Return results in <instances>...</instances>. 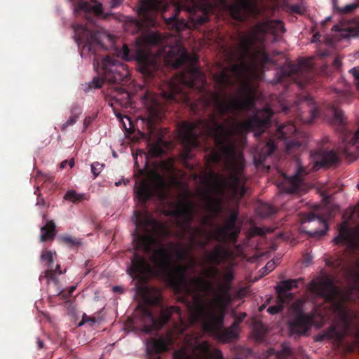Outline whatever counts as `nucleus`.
I'll use <instances>...</instances> for the list:
<instances>
[{
    "label": "nucleus",
    "mask_w": 359,
    "mask_h": 359,
    "mask_svg": "<svg viewBox=\"0 0 359 359\" xmlns=\"http://www.w3.org/2000/svg\"><path fill=\"white\" fill-rule=\"evenodd\" d=\"M255 25L250 32L241 36V61L231 66V72L240 77H245L246 81L241 85L238 96H226L225 100L222 99L218 93L207 89L205 75L196 66L198 56H191L179 42L175 46H170L172 36L169 34H163L156 32L147 34L144 38L145 43L156 47V53L138 49L135 55L137 69L148 79L154 78L157 73L160 67V57H164L175 69L184 64L188 65L187 72L182 74L180 80L184 86L198 92L199 97L196 102H191L182 87L177 85L174 81L166 83L168 89L162 90V97L167 101L183 102L190 107L191 111L195 114H208L205 118H200L192 123L184 121L181 123L179 136L187 152L186 157H188L192 148L200 147L201 137H212L219 151L212 150L210 159L213 163H217L224 158L230 176L229 180H222L211 170L209 172L210 179H215L217 190L221 194H223L224 188H228L233 198L238 200L246 193V179L243 174L245 168L243 156L237 151L234 137H243L250 131H255L256 137L261 136L269 126L273 114L270 108L265 107L256 110L255 114L245 121H238L235 117L229 116L224 123H219L228 114L236 116L242 111L255 109V89L250 80L257 78L259 72L271 62L263 50H253L255 43L263 41L259 32L264 31V25L271 24Z\"/></svg>",
    "instance_id": "nucleus-1"
},
{
    "label": "nucleus",
    "mask_w": 359,
    "mask_h": 359,
    "mask_svg": "<svg viewBox=\"0 0 359 359\" xmlns=\"http://www.w3.org/2000/svg\"><path fill=\"white\" fill-rule=\"evenodd\" d=\"M135 224L137 228L142 231L140 233L135 229L133 233V242L135 248L142 250L144 254L151 253L150 259L158 272L163 275H169L177 289L184 285L186 290L191 292V290L187 286L185 273L188 268L194 269L196 261L191 258L189 266H179L175 268V273L177 277L171 274L172 256L170 251L164 246L154 249L157 239L165 241L172 236V231L164 223L153 218L147 212H135Z\"/></svg>",
    "instance_id": "nucleus-2"
},
{
    "label": "nucleus",
    "mask_w": 359,
    "mask_h": 359,
    "mask_svg": "<svg viewBox=\"0 0 359 359\" xmlns=\"http://www.w3.org/2000/svg\"><path fill=\"white\" fill-rule=\"evenodd\" d=\"M190 285L194 287V295L192 302L189 303L187 309L192 323H199L203 330L223 343H229L237 339L239 330L233 327H224L223 312L217 313L212 304L201 296V292H208L212 290V284L201 276L190 279Z\"/></svg>",
    "instance_id": "nucleus-3"
},
{
    "label": "nucleus",
    "mask_w": 359,
    "mask_h": 359,
    "mask_svg": "<svg viewBox=\"0 0 359 359\" xmlns=\"http://www.w3.org/2000/svg\"><path fill=\"white\" fill-rule=\"evenodd\" d=\"M196 213L194 203L184 200L170 215L176 218L177 227L189 237L190 250L195 247L205 249L213 236L203 227L192 226Z\"/></svg>",
    "instance_id": "nucleus-4"
},
{
    "label": "nucleus",
    "mask_w": 359,
    "mask_h": 359,
    "mask_svg": "<svg viewBox=\"0 0 359 359\" xmlns=\"http://www.w3.org/2000/svg\"><path fill=\"white\" fill-rule=\"evenodd\" d=\"M173 314H177L179 318H182V311L179 306L161 309L159 316L156 318L149 306L139 304L134 313L133 324L141 331L149 333L153 330H159L170 320Z\"/></svg>",
    "instance_id": "nucleus-5"
},
{
    "label": "nucleus",
    "mask_w": 359,
    "mask_h": 359,
    "mask_svg": "<svg viewBox=\"0 0 359 359\" xmlns=\"http://www.w3.org/2000/svg\"><path fill=\"white\" fill-rule=\"evenodd\" d=\"M184 345L174 352L173 359H224L217 348H212L207 341H200L196 334L183 335ZM233 359H243L236 356Z\"/></svg>",
    "instance_id": "nucleus-6"
},
{
    "label": "nucleus",
    "mask_w": 359,
    "mask_h": 359,
    "mask_svg": "<svg viewBox=\"0 0 359 359\" xmlns=\"http://www.w3.org/2000/svg\"><path fill=\"white\" fill-rule=\"evenodd\" d=\"M97 64V72L101 77L93 79L90 87L100 88L104 81L109 83H121L128 81L129 72L125 64L120 62L114 57L107 56L100 63L98 58L95 57L94 65Z\"/></svg>",
    "instance_id": "nucleus-7"
},
{
    "label": "nucleus",
    "mask_w": 359,
    "mask_h": 359,
    "mask_svg": "<svg viewBox=\"0 0 359 359\" xmlns=\"http://www.w3.org/2000/svg\"><path fill=\"white\" fill-rule=\"evenodd\" d=\"M332 108L333 123L341 140L339 151L344 157L352 162L359 156V126L355 131L348 130L345 124L344 112L334 107Z\"/></svg>",
    "instance_id": "nucleus-8"
},
{
    "label": "nucleus",
    "mask_w": 359,
    "mask_h": 359,
    "mask_svg": "<svg viewBox=\"0 0 359 359\" xmlns=\"http://www.w3.org/2000/svg\"><path fill=\"white\" fill-rule=\"evenodd\" d=\"M168 189L165 177L156 169H151L148 172L147 180L136 181L135 193L138 200L145 203L154 197L163 200Z\"/></svg>",
    "instance_id": "nucleus-9"
},
{
    "label": "nucleus",
    "mask_w": 359,
    "mask_h": 359,
    "mask_svg": "<svg viewBox=\"0 0 359 359\" xmlns=\"http://www.w3.org/2000/svg\"><path fill=\"white\" fill-rule=\"evenodd\" d=\"M89 24H72L76 41L79 43L85 42L88 46L90 52L94 53L97 47L106 48L107 46H112L115 43L114 35L105 30L97 28H90Z\"/></svg>",
    "instance_id": "nucleus-10"
},
{
    "label": "nucleus",
    "mask_w": 359,
    "mask_h": 359,
    "mask_svg": "<svg viewBox=\"0 0 359 359\" xmlns=\"http://www.w3.org/2000/svg\"><path fill=\"white\" fill-rule=\"evenodd\" d=\"M73 4L74 14L84 18L87 22H95L100 20H111L112 14L104 13L102 4L95 0H70Z\"/></svg>",
    "instance_id": "nucleus-11"
},
{
    "label": "nucleus",
    "mask_w": 359,
    "mask_h": 359,
    "mask_svg": "<svg viewBox=\"0 0 359 359\" xmlns=\"http://www.w3.org/2000/svg\"><path fill=\"white\" fill-rule=\"evenodd\" d=\"M296 132L297 128L292 122L279 126L276 131V135L277 138L285 141V149L287 153L290 154L296 151H300L306 147V144L304 141H299L296 139L287 140Z\"/></svg>",
    "instance_id": "nucleus-12"
},
{
    "label": "nucleus",
    "mask_w": 359,
    "mask_h": 359,
    "mask_svg": "<svg viewBox=\"0 0 359 359\" xmlns=\"http://www.w3.org/2000/svg\"><path fill=\"white\" fill-rule=\"evenodd\" d=\"M128 273L140 282L147 281L154 273V269L144 256L135 253L131 264L127 269Z\"/></svg>",
    "instance_id": "nucleus-13"
},
{
    "label": "nucleus",
    "mask_w": 359,
    "mask_h": 359,
    "mask_svg": "<svg viewBox=\"0 0 359 359\" xmlns=\"http://www.w3.org/2000/svg\"><path fill=\"white\" fill-rule=\"evenodd\" d=\"M311 69V64L308 60L301 61L298 65L288 62L277 71V82L282 83L290 80L296 81L303 72H308Z\"/></svg>",
    "instance_id": "nucleus-14"
},
{
    "label": "nucleus",
    "mask_w": 359,
    "mask_h": 359,
    "mask_svg": "<svg viewBox=\"0 0 359 359\" xmlns=\"http://www.w3.org/2000/svg\"><path fill=\"white\" fill-rule=\"evenodd\" d=\"M307 174L305 168L297 163L294 175H287L285 173H281L283 180L279 186L280 189L287 194L299 192L303 184L304 178Z\"/></svg>",
    "instance_id": "nucleus-15"
},
{
    "label": "nucleus",
    "mask_w": 359,
    "mask_h": 359,
    "mask_svg": "<svg viewBox=\"0 0 359 359\" xmlns=\"http://www.w3.org/2000/svg\"><path fill=\"white\" fill-rule=\"evenodd\" d=\"M313 316L299 312L296 317L288 323L290 334L292 335H302L311 327Z\"/></svg>",
    "instance_id": "nucleus-16"
},
{
    "label": "nucleus",
    "mask_w": 359,
    "mask_h": 359,
    "mask_svg": "<svg viewBox=\"0 0 359 359\" xmlns=\"http://www.w3.org/2000/svg\"><path fill=\"white\" fill-rule=\"evenodd\" d=\"M309 290L313 294L323 297L327 300L332 299L335 292L332 282L328 278L311 280L309 285Z\"/></svg>",
    "instance_id": "nucleus-17"
},
{
    "label": "nucleus",
    "mask_w": 359,
    "mask_h": 359,
    "mask_svg": "<svg viewBox=\"0 0 359 359\" xmlns=\"http://www.w3.org/2000/svg\"><path fill=\"white\" fill-rule=\"evenodd\" d=\"M311 156L314 161L313 169L315 170L321 168L330 167L337 163L339 160L337 153L332 150L324 151L320 149L312 153Z\"/></svg>",
    "instance_id": "nucleus-18"
},
{
    "label": "nucleus",
    "mask_w": 359,
    "mask_h": 359,
    "mask_svg": "<svg viewBox=\"0 0 359 359\" xmlns=\"http://www.w3.org/2000/svg\"><path fill=\"white\" fill-rule=\"evenodd\" d=\"M334 241L336 244L347 243L353 250H359V226L351 233L346 224L341 225L339 236Z\"/></svg>",
    "instance_id": "nucleus-19"
},
{
    "label": "nucleus",
    "mask_w": 359,
    "mask_h": 359,
    "mask_svg": "<svg viewBox=\"0 0 359 359\" xmlns=\"http://www.w3.org/2000/svg\"><path fill=\"white\" fill-rule=\"evenodd\" d=\"M240 230V227L237 224L226 220L224 226L217 229L214 239L218 242H236Z\"/></svg>",
    "instance_id": "nucleus-20"
},
{
    "label": "nucleus",
    "mask_w": 359,
    "mask_h": 359,
    "mask_svg": "<svg viewBox=\"0 0 359 359\" xmlns=\"http://www.w3.org/2000/svg\"><path fill=\"white\" fill-rule=\"evenodd\" d=\"M302 279H289L280 281V283L276 287V291L278 294L277 298L281 302H290L294 298V294L290 292L294 288L298 287V283Z\"/></svg>",
    "instance_id": "nucleus-21"
},
{
    "label": "nucleus",
    "mask_w": 359,
    "mask_h": 359,
    "mask_svg": "<svg viewBox=\"0 0 359 359\" xmlns=\"http://www.w3.org/2000/svg\"><path fill=\"white\" fill-rule=\"evenodd\" d=\"M229 256V252L222 245L215 246L212 251H205V262L210 265L219 266Z\"/></svg>",
    "instance_id": "nucleus-22"
},
{
    "label": "nucleus",
    "mask_w": 359,
    "mask_h": 359,
    "mask_svg": "<svg viewBox=\"0 0 359 359\" xmlns=\"http://www.w3.org/2000/svg\"><path fill=\"white\" fill-rule=\"evenodd\" d=\"M332 31L336 32L334 35L336 40L359 36V24H334Z\"/></svg>",
    "instance_id": "nucleus-23"
},
{
    "label": "nucleus",
    "mask_w": 359,
    "mask_h": 359,
    "mask_svg": "<svg viewBox=\"0 0 359 359\" xmlns=\"http://www.w3.org/2000/svg\"><path fill=\"white\" fill-rule=\"evenodd\" d=\"M149 111V118L146 123V126L148 133L150 135H154L157 128L156 123L161 118L162 107L156 101H154L153 104L147 108Z\"/></svg>",
    "instance_id": "nucleus-24"
},
{
    "label": "nucleus",
    "mask_w": 359,
    "mask_h": 359,
    "mask_svg": "<svg viewBox=\"0 0 359 359\" xmlns=\"http://www.w3.org/2000/svg\"><path fill=\"white\" fill-rule=\"evenodd\" d=\"M203 200L205 202V210L212 215L216 217L222 210V200L219 198L214 197L210 190H206L203 193Z\"/></svg>",
    "instance_id": "nucleus-25"
},
{
    "label": "nucleus",
    "mask_w": 359,
    "mask_h": 359,
    "mask_svg": "<svg viewBox=\"0 0 359 359\" xmlns=\"http://www.w3.org/2000/svg\"><path fill=\"white\" fill-rule=\"evenodd\" d=\"M306 111H300L297 114V118L304 123H310L317 116L318 111L316 104L313 103L312 98L307 97L305 100Z\"/></svg>",
    "instance_id": "nucleus-26"
},
{
    "label": "nucleus",
    "mask_w": 359,
    "mask_h": 359,
    "mask_svg": "<svg viewBox=\"0 0 359 359\" xmlns=\"http://www.w3.org/2000/svg\"><path fill=\"white\" fill-rule=\"evenodd\" d=\"M315 221H316L318 224L322 226V229L320 230L310 231L309 233L313 237H321L324 236L328 230L327 223L323 217L316 215L313 212H309L304 217L303 222H311Z\"/></svg>",
    "instance_id": "nucleus-27"
},
{
    "label": "nucleus",
    "mask_w": 359,
    "mask_h": 359,
    "mask_svg": "<svg viewBox=\"0 0 359 359\" xmlns=\"http://www.w3.org/2000/svg\"><path fill=\"white\" fill-rule=\"evenodd\" d=\"M147 350L149 354L160 353L168 350V343L162 337L158 339L149 338L147 341Z\"/></svg>",
    "instance_id": "nucleus-28"
},
{
    "label": "nucleus",
    "mask_w": 359,
    "mask_h": 359,
    "mask_svg": "<svg viewBox=\"0 0 359 359\" xmlns=\"http://www.w3.org/2000/svg\"><path fill=\"white\" fill-rule=\"evenodd\" d=\"M344 334L339 332L335 326L329 327L322 334H319L317 341H323L325 339L333 340L337 345H340L344 339Z\"/></svg>",
    "instance_id": "nucleus-29"
},
{
    "label": "nucleus",
    "mask_w": 359,
    "mask_h": 359,
    "mask_svg": "<svg viewBox=\"0 0 359 359\" xmlns=\"http://www.w3.org/2000/svg\"><path fill=\"white\" fill-rule=\"evenodd\" d=\"M215 83L221 89H226L233 86V81L230 74L225 70L217 73L214 76Z\"/></svg>",
    "instance_id": "nucleus-30"
},
{
    "label": "nucleus",
    "mask_w": 359,
    "mask_h": 359,
    "mask_svg": "<svg viewBox=\"0 0 359 359\" xmlns=\"http://www.w3.org/2000/svg\"><path fill=\"white\" fill-rule=\"evenodd\" d=\"M56 225L53 220H49L46 225L41 228L40 240L42 242L50 241L56 234Z\"/></svg>",
    "instance_id": "nucleus-31"
},
{
    "label": "nucleus",
    "mask_w": 359,
    "mask_h": 359,
    "mask_svg": "<svg viewBox=\"0 0 359 359\" xmlns=\"http://www.w3.org/2000/svg\"><path fill=\"white\" fill-rule=\"evenodd\" d=\"M276 147L275 145L274 141H268L264 147L262 149L259 156L255 157V163L256 165H262L266 158L271 155L276 150Z\"/></svg>",
    "instance_id": "nucleus-32"
},
{
    "label": "nucleus",
    "mask_w": 359,
    "mask_h": 359,
    "mask_svg": "<svg viewBox=\"0 0 359 359\" xmlns=\"http://www.w3.org/2000/svg\"><path fill=\"white\" fill-rule=\"evenodd\" d=\"M81 112L82 109L78 104L73 105L70 110L71 116L62 125L61 130H65L69 126L75 124Z\"/></svg>",
    "instance_id": "nucleus-33"
},
{
    "label": "nucleus",
    "mask_w": 359,
    "mask_h": 359,
    "mask_svg": "<svg viewBox=\"0 0 359 359\" xmlns=\"http://www.w3.org/2000/svg\"><path fill=\"white\" fill-rule=\"evenodd\" d=\"M292 350L287 343H283L281 350L276 352L274 349L270 350V354L275 355L276 359H289L292 355Z\"/></svg>",
    "instance_id": "nucleus-34"
},
{
    "label": "nucleus",
    "mask_w": 359,
    "mask_h": 359,
    "mask_svg": "<svg viewBox=\"0 0 359 359\" xmlns=\"http://www.w3.org/2000/svg\"><path fill=\"white\" fill-rule=\"evenodd\" d=\"M334 311L338 315L341 320L344 323H348L350 320V313L346 306L341 302H337L334 305Z\"/></svg>",
    "instance_id": "nucleus-35"
},
{
    "label": "nucleus",
    "mask_w": 359,
    "mask_h": 359,
    "mask_svg": "<svg viewBox=\"0 0 359 359\" xmlns=\"http://www.w3.org/2000/svg\"><path fill=\"white\" fill-rule=\"evenodd\" d=\"M169 247L173 248L176 258L179 261H183L189 256L190 250L182 248L180 244L175 245L173 242H170L169 243Z\"/></svg>",
    "instance_id": "nucleus-36"
},
{
    "label": "nucleus",
    "mask_w": 359,
    "mask_h": 359,
    "mask_svg": "<svg viewBox=\"0 0 359 359\" xmlns=\"http://www.w3.org/2000/svg\"><path fill=\"white\" fill-rule=\"evenodd\" d=\"M64 199L76 203L86 200L87 198L84 194H79L74 190H68L64 196Z\"/></svg>",
    "instance_id": "nucleus-37"
},
{
    "label": "nucleus",
    "mask_w": 359,
    "mask_h": 359,
    "mask_svg": "<svg viewBox=\"0 0 359 359\" xmlns=\"http://www.w3.org/2000/svg\"><path fill=\"white\" fill-rule=\"evenodd\" d=\"M60 240L62 243L71 248L81 245V241L78 238L71 236H63L60 238Z\"/></svg>",
    "instance_id": "nucleus-38"
},
{
    "label": "nucleus",
    "mask_w": 359,
    "mask_h": 359,
    "mask_svg": "<svg viewBox=\"0 0 359 359\" xmlns=\"http://www.w3.org/2000/svg\"><path fill=\"white\" fill-rule=\"evenodd\" d=\"M253 331L257 341H262L264 340L266 330L263 324L259 323L255 325Z\"/></svg>",
    "instance_id": "nucleus-39"
},
{
    "label": "nucleus",
    "mask_w": 359,
    "mask_h": 359,
    "mask_svg": "<svg viewBox=\"0 0 359 359\" xmlns=\"http://www.w3.org/2000/svg\"><path fill=\"white\" fill-rule=\"evenodd\" d=\"M276 212L275 208L269 204H264L260 208L259 213L262 217H268L275 214Z\"/></svg>",
    "instance_id": "nucleus-40"
},
{
    "label": "nucleus",
    "mask_w": 359,
    "mask_h": 359,
    "mask_svg": "<svg viewBox=\"0 0 359 359\" xmlns=\"http://www.w3.org/2000/svg\"><path fill=\"white\" fill-rule=\"evenodd\" d=\"M334 93L337 96V101L339 102L345 101L351 95L349 90L348 88H346L344 90H339V89L335 88L334 90Z\"/></svg>",
    "instance_id": "nucleus-41"
},
{
    "label": "nucleus",
    "mask_w": 359,
    "mask_h": 359,
    "mask_svg": "<svg viewBox=\"0 0 359 359\" xmlns=\"http://www.w3.org/2000/svg\"><path fill=\"white\" fill-rule=\"evenodd\" d=\"M232 316L234 318V321L231 324L233 325V327H236L239 331L240 324L244 320V319L246 318L247 314L246 313H241L239 315H236L234 311L232 313Z\"/></svg>",
    "instance_id": "nucleus-42"
},
{
    "label": "nucleus",
    "mask_w": 359,
    "mask_h": 359,
    "mask_svg": "<svg viewBox=\"0 0 359 359\" xmlns=\"http://www.w3.org/2000/svg\"><path fill=\"white\" fill-rule=\"evenodd\" d=\"M41 259L42 261L47 262L48 268H53V257L52 252L49 250L43 251L41 255Z\"/></svg>",
    "instance_id": "nucleus-43"
},
{
    "label": "nucleus",
    "mask_w": 359,
    "mask_h": 359,
    "mask_svg": "<svg viewBox=\"0 0 359 359\" xmlns=\"http://www.w3.org/2000/svg\"><path fill=\"white\" fill-rule=\"evenodd\" d=\"M149 153L154 157H159L163 154V150L158 143H155L150 147Z\"/></svg>",
    "instance_id": "nucleus-44"
},
{
    "label": "nucleus",
    "mask_w": 359,
    "mask_h": 359,
    "mask_svg": "<svg viewBox=\"0 0 359 359\" xmlns=\"http://www.w3.org/2000/svg\"><path fill=\"white\" fill-rule=\"evenodd\" d=\"M287 303L288 302H281L279 300V299H278V304L276 305L269 306L267 309V312L271 315L277 314V313H280V311H282V310L283 309L284 304H287Z\"/></svg>",
    "instance_id": "nucleus-45"
},
{
    "label": "nucleus",
    "mask_w": 359,
    "mask_h": 359,
    "mask_svg": "<svg viewBox=\"0 0 359 359\" xmlns=\"http://www.w3.org/2000/svg\"><path fill=\"white\" fill-rule=\"evenodd\" d=\"M217 266L211 265L204 271L205 275L210 278L215 279L219 274V269L217 268Z\"/></svg>",
    "instance_id": "nucleus-46"
},
{
    "label": "nucleus",
    "mask_w": 359,
    "mask_h": 359,
    "mask_svg": "<svg viewBox=\"0 0 359 359\" xmlns=\"http://www.w3.org/2000/svg\"><path fill=\"white\" fill-rule=\"evenodd\" d=\"M130 50L126 44H123L122 49L118 53V56L121 57L125 60H130L131 56L130 55Z\"/></svg>",
    "instance_id": "nucleus-47"
},
{
    "label": "nucleus",
    "mask_w": 359,
    "mask_h": 359,
    "mask_svg": "<svg viewBox=\"0 0 359 359\" xmlns=\"http://www.w3.org/2000/svg\"><path fill=\"white\" fill-rule=\"evenodd\" d=\"M104 165L100 163L99 162H94L91 165V172L93 174L94 177H96L99 175V174L103 170Z\"/></svg>",
    "instance_id": "nucleus-48"
},
{
    "label": "nucleus",
    "mask_w": 359,
    "mask_h": 359,
    "mask_svg": "<svg viewBox=\"0 0 359 359\" xmlns=\"http://www.w3.org/2000/svg\"><path fill=\"white\" fill-rule=\"evenodd\" d=\"M44 277L46 278H47L48 281H49V280H52L53 282L57 281L55 271L54 269H53L52 268H48V269L45 271Z\"/></svg>",
    "instance_id": "nucleus-49"
},
{
    "label": "nucleus",
    "mask_w": 359,
    "mask_h": 359,
    "mask_svg": "<svg viewBox=\"0 0 359 359\" xmlns=\"http://www.w3.org/2000/svg\"><path fill=\"white\" fill-rule=\"evenodd\" d=\"M358 7H359V4H348L343 7L341 11L345 13H350L353 12Z\"/></svg>",
    "instance_id": "nucleus-50"
},
{
    "label": "nucleus",
    "mask_w": 359,
    "mask_h": 359,
    "mask_svg": "<svg viewBox=\"0 0 359 359\" xmlns=\"http://www.w3.org/2000/svg\"><path fill=\"white\" fill-rule=\"evenodd\" d=\"M354 77L355 85L359 90V67H354L349 71Z\"/></svg>",
    "instance_id": "nucleus-51"
},
{
    "label": "nucleus",
    "mask_w": 359,
    "mask_h": 359,
    "mask_svg": "<svg viewBox=\"0 0 359 359\" xmlns=\"http://www.w3.org/2000/svg\"><path fill=\"white\" fill-rule=\"evenodd\" d=\"M96 118V115L90 116L86 117L83 120V131H86L88 126L94 121Z\"/></svg>",
    "instance_id": "nucleus-52"
},
{
    "label": "nucleus",
    "mask_w": 359,
    "mask_h": 359,
    "mask_svg": "<svg viewBox=\"0 0 359 359\" xmlns=\"http://www.w3.org/2000/svg\"><path fill=\"white\" fill-rule=\"evenodd\" d=\"M289 10L292 13L302 14L304 8L299 5H290Z\"/></svg>",
    "instance_id": "nucleus-53"
},
{
    "label": "nucleus",
    "mask_w": 359,
    "mask_h": 359,
    "mask_svg": "<svg viewBox=\"0 0 359 359\" xmlns=\"http://www.w3.org/2000/svg\"><path fill=\"white\" fill-rule=\"evenodd\" d=\"M276 266V264L273 260L269 261L266 266L262 269L264 270V272L263 273L267 274L268 273L272 271Z\"/></svg>",
    "instance_id": "nucleus-54"
},
{
    "label": "nucleus",
    "mask_w": 359,
    "mask_h": 359,
    "mask_svg": "<svg viewBox=\"0 0 359 359\" xmlns=\"http://www.w3.org/2000/svg\"><path fill=\"white\" fill-rule=\"evenodd\" d=\"M229 287L226 288V291L224 292L222 296H219L215 298V301L217 303L220 304L222 303L224 299H226L227 301H230L231 298L228 292Z\"/></svg>",
    "instance_id": "nucleus-55"
},
{
    "label": "nucleus",
    "mask_w": 359,
    "mask_h": 359,
    "mask_svg": "<svg viewBox=\"0 0 359 359\" xmlns=\"http://www.w3.org/2000/svg\"><path fill=\"white\" fill-rule=\"evenodd\" d=\"M172 25H174L177 29H180L182 27V25H184V27L187 29H191V28H198V25H201V24H178V23H176V24H172Z\"/></svg>",
    "instance_id": "nucleus-56"
},
{
    "label": "nucleus",
    "mask_w": 359,
    "mask_h": 359,
    "mask_svg": "<svg viewBox=\"0 0 359 359\" xmlns=\"http://www.w3.org/2000/svg\"><path fill=\"white\" fill-rule=\"evenodd\" d=\"M237 219H238V212L236 211H232L230 213V215H229V218L227 219V221L236 224Z\"/></svg>",
    "instance_id": "nucleus-57"
},
{
    "label": "nucleus",
    "mask_w": 359,
    "mask_h": 359,
    "mask_svg": "<svg viewBox=\"0 0 359 359\" xmlns=\"http://www.w3.org/2000/svg\"><path fill=\"white\" fill-rule=\"evenodd\" d=\"M123 0H107V3L109 4L110 8H116L121 5Z\"/></svg>",
    "instance_id": "nucleus-58"
},
{
    "label": "nucleus",
    "mask_w": 359,
    "mask_h": 359,
    "mask_svg": "<svg viewBox=\"0 0 359 359\" xmlns=\"http://www.w3.org/2000/svg\"><path fill=\"white\" fill-rule=\"evenodd\" d=\"M91 321L93 323H95V319L93 318L89 317L86 314H83L82 320L79 323V325H82L83 324Z\"/></svg>",
    "instance_id": "nucleus-59"
},
{
    "label": "nucleus",
    "mask_w": 359,
    "mask_h": 359,
    "mask_svg": "<svg viewBox=\"0 0 359 359\" xmlns=\"http://www.w3.org/2000/svg\"><path fill=\"white\" fill-rule=\"evenodd\" d=\"M224 278L226 283H230L233 279V273L231 271H229V272L226 273L224 274Z\"/></svg>",
    "instance_id": "nucleus-60"
},
{
    "label": "nucleus",
    "mask_w": 359,
    "mask_h": 359,
    "mask_svg": "<svg viewBox=\"0 0 359 359\" xmlns=\"http://www.w3.org/2000/svg\"><path fill=\"white\" fill-rule=\"evenodd\" d=\"M333 65L335 67V69H339L341 67V60L339 57H335L334 61H333Z\"/></svg>",
    "instance_id": "nucleus-61"
},
{
    "label": "nucleus",
    "mask_w": 359,
    "mask_h": 359,
    "mask_svg": "<svg viewBox=\"0 0 359 359\" xmlns=\"http://www.w3.org/2000/svg\"><path fill=\"white\" fill-rule=\"evenodd\" d=\"M321 37V35L319 34V32H316L311 39L312 43H316L318 41H320V38Z\"/></svg>",
    "instance_id": "nucleus-62"
},
{
    "label": "nucleus",
    "mask_w": 359,
    "mask_h": 359,
    "mask_svg": "<svg viewBox=\"0 0 359 359\" xmlns=\"http://www.w3.org/2000/svg\"><path fill=\"white\" fill-rule=\"evenodd\" d=\"M76 289V286H71L69 288V290H68V292L67 294H63L62 296L65 297V298H67L69 296H71L72 294L74 292Z\"/></svg>",
    "instance_id": "nucleus-63"
},
{
    "label": "nucleus",
    "mask_w": 359,
    "mask_h": 359,
    "mask_svg": "<svg viewBox=\"0 0 359 359\" xmlns=\"http://www.w3.org/2000/svg\"><path fill=\"white\" fill-rule=\"evenodd\" d=\"M210 219L208 217H204L201 219V223L202 225H208L209 224Z\"/></svg>",
    "instance_id": "nucleus-64"
}]
</instances>
